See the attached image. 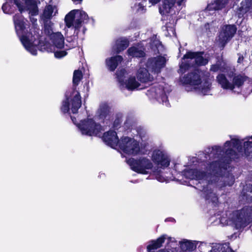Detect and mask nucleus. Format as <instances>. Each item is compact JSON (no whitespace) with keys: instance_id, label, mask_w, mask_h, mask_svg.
Returning <instances> with one entry per match:
<instances>
[{"instance_id":"7ed1b4c3","label":"nucleus","mask_w":252,"mask_h":252,"mask_svg":"<svg viewBox=\"0 0 252 252\" xmlns=\"http://www.w3.org/2000/svg\"><path fill=\"white\" fill-rule=\"evenodd\" d=\"M251 211L249 207H244L232 212L230 219L236 229L244 228L249 224L252 219Z\"/></svg>"},{"instance_id":"1a4fd4ad","label":"nucleus","mask_w":252,"mask_h":252,"mask_svg":"<svg viewBox=\"0 0 252 252\" xmlns=\"http://www.w3.org/2000/svg\"><path fill=\"white\" fill-rule=\"evenodd\" d=\"M161 0H149V2L153 5L158 3ZM184 0H163L161 6L159 7V12L162 15L170 13L171 9L174 6L176 2L178 5L182 4Z\"/></svg>"},{"instance_id":"bb28decb","label":"nucleus","mask_w":252,"mask_h":252,"mask_svg":"<svg viewBox=\"0 0 252 252\" xmlns=\"http://www.w3.org/2000/svg\"><path fill=\"white\" fill-rule=\"evenodd\" d=\"M79 11V10L78 9H74L70 11L65 15L64 18V22L67 28H70L73 26L76 14Z\"/></svg>"},{"instance_id":"412c9836","label":"nucleus","mask_w":252,"mask_h":252,"mask_svg":"<svg viewBox=\"0 0 252 252\" xmlns=\"http://www.w3.org/2000/svg\"><path fill=\"white\" fill-rule=\"evenodd\" d=\"M71 102V110L73 114H77L82 105L81 95H74L73 98H70Z\"/></svg>"},{"instance_id":"7c9ffc66","label":"nucleus","mask_w":252,"mask_h":252,"mask_svg":"<svg viewBox=\"0 0 252 252\" xmlns=\"http://www.w3.org/2000/svg\"><path fill=\"white\" fill-rule=\"evenodd\" d=\"M150 99L152 100L153 102L157 101L159 103L165 104L166 106L170 105L168 95H152V98H150Z\"/></svg>"},{"instance_id":"ddd939ff","label":"nucleus","mask_w":252,"mask_h":252,"mask_svg":"<svg viewBox=\"0 0 252 252\" xmlns=\"http://www.w3.org/2000/svg\"><path fill=\"white\" fill-rule=\"evenodd\" d=\"M123 61L122 56L117 55L116 56L107 58L105 60V64L110 71H114L118 66Z\"/></svg>"},{"instance_id":"052dcab7","label":"nucleus","mask_w":252,"mask_h":252,"mask_svg":"<svg viewBox=\"0 0 252 252\" xmlns=\"http://www.w3.org/2000/svg\"><path fill=\"white\" fill-rule=\"evenodd\" d=\"M84 88L86 87V91L84 93H87L89 91V83H86L84 86Z\"/></svg>"},{"instance_id":"a211bd4d","label":"nucleus","mask_w":252,"mask_h":252,"mask_svg":"<svg viewBox=\"0 0 252 252\" xmlns=\"http://www.w3.org/2000/svg\"><path fill=\"white\" fill-rule=\"evenodd\" d=\"M83 75L81 70L79 69L75 70L73 72L72 79V87L73 91L70 94H80V93L76 91V87L83 79Z\"/></svg>"},{"instance_id":"8fccbe9b","label":"nucleus","mask_w":252,"mask_h":252,"mask_svg":"<svg viewBox=\"0 0 252 252\" xmlns=\"http://www.w3.org/2000/svg\"><path fill=\"white\" fill-rule=\"evenodd\" d=\"M10 7L7 5V2L4 3L1 7L3 12L5 14H11L10 12Z\"/></svg>"},{"instance_id":"c03bdc74","label":"nucleus","mask_w":252,"mask_h":252,"mask_svg":"<svg viewBox=\"0 0 252 252\" xmlns=\"http://www.w3.org/2000/svg\"><path fill=\"white\" fill-rule=\"evenodd\" d=\"M197 54V52H192L191 51H189L187 52L186 54H185L182 58V60H185L186 59H194L195 58V55Z\"/></svg>"},{"instance_id":"ea45409f","label":"nucleus","mask_w":252,"mask_h":252,"mask_svg":"<svg viewBox=\"0 0 252 252\" xmlns=\"http://www.w3.org/2000/svg\"><path fill=\"white\" fill-rule=\"evenodd\" d=\"M10 3H13L18 8L21 14L25 11V5L20 0H9Z\"/></svg>"},{"instance_id":"864d4df0","label":"nucleus","mask_w":252,"mask_h":252,"mask_svg":"<svg viewBox=\"0 0 252 252\" xmlns=\"http://www.w3.org/2000/svg\"><path fill=\"white\" fill-rule=\"evenodd\" d=\"M26 50L30 52L32 55H36L37 54V50L33 45L30 48L26 49Z\"/></svg>"},{"instance_id":"de8ad7c7","label":"nucleus","mask_w":252,"mask_h":252,"mask_svg":"<svg viewBox=\"0 0 252 252\" xmlns=\"http://www.w3.org/2000/svg\"><path fill=\"white\" fill-rule=\"evenodd\" d=\"M217 4L215 2V1H214V2H212L208 4L207 5L206 8L208 11H213V10L216 11V10H217Z\"/></svg>"},{"instance_id":"9b49d317","label":"nucleus","mask_w":252,"mask_h":252,"mask_svg":"<svg viewBox=\"0 0 252 252\" xmlns=\"http://www.w3.org/2000/svg\"><path fill=\"white\" fill-rule=\"evenodd\" d=\"M152 159L153 162L161 167H167L170 164V159L163 151L155 150L153 151Z\"/></svg>"},{"instance_id":"4c0bfd02","label":"nucleus","mask_w":252,"mask_h":252,"mask_svg":"<svg viewBox=\"0 0 252 252\" xmlns=\"http://www.w3.org/2000/svg\"><path fill=\"white\" fill-rule=\"evenodd\" d=\"M123 116L121 114H117L116 115V118L113 124V128L118 130L121 126L122 123Z\"/></svg>"},{"instance_id":"69168bd1","label":"nucleus","mask_w":252,"mask_h":252,"mask_svg":"<svg viewBox=\"0 0 252 252\" xmlns=\"http://www.w3.org/2000/svg\"><path fill=\"white\" fill-rule=\"evenodd\" d=\"M231 73H232V75H233L234 72L233 71H232Z\"/></svg>"},{"instance_id":"a878e982","label":"nucleus","mask_w":252,"mask_h":252,"mask_svg":"<svg viewBox=\"0 0 252 252\" xmlns=\"http://www.w3.org/2000/svg\"><path fill=\"white\" fill-rule=\"evenodd\" d=\"M210 252H235L229 246L228 243L218 244L213 246Z\"/></svg>"},{"instance_id":"13d9d810","label":"nucleus","mask_w":252,"mask_h":252,"mask_svg":"<svg viewBox=\"0 0 252 252\" xmlns=\"http://www.w3.org/2000/svg\"><path fill=\"white\" fill-rule=\"evenodd\" d=\"M232 146V144H231V140L230 141H226L224 144V146L225 147H230Z\"/></svg>"},{"instance_id":"b1692460","label":"nucleus","mask_w":252,"mask_h":252,"mask_svg":"<svg viewBox=\"0 0 252 252\" xmlns=\"http://www.w3.org/2000/svg\"><path fill=\"white\" fill-rule=\"evenodd\" d=\"M217 80L222 88L225 89L233 90V85L229 82L223 74H219L217 76Z\"/></svg>"},{"instance_id":"49530a36","label":"nucleus","mask_w":252,"mask_h":252,"mask_svg":"<svg viewBox=\"0 0 252 252\" xmlns=\"http://www.w3.org/2000/svg\"><path fill=\"white\" fill-rule=\"evenodd\" d=\"M67 54L65 50H60L54 52V56L56 58L61 59L65 57Z\"/></svg>"},{"instance_id":"37998d69","label":"nucleus","mask_w":252,"mask_h":252,"mask_svg":"<svg viewBox=\"0 0 252 252\" xmlns=\"http://www.w3.org/2000/svg\"><path fill=\"white\" fill-rule=\"evenodd\" d=\"M83 21H81V19H77L74 20L73 22V25L72 27L74 28V34H76V35H78L80 29L82 26V24Z\"/></svg>"},{"instance_id":"58836bf2","label":"nucleus","mask_w":252,"mask_h":252,"mask_svg":"<svg viewBox=\"0 0 252 252\" xmlns=\"http://www.w3.org/2000/svg\"><path fill=\"white\" fill-rule=\"evenodd\" d=\"M232 146L233 147L237 149L239 152H243V146L241 141L237 138H232L231 140Z\"/></svg>"},{"instance_id":"473e14b6","label":"nucleus","mask_w":252,"mask_h":252,"mask_svg":"<svg viewBox=\"0 0 252 252\" xmlns=\"http://www.w3.org/2000/svg\"><path fill=\"white\" fill-rule=\"evenodd\" d=\"M243 150H244V154L247 158L252 156V141L247 140L244 142Z\"/></svg>"},{"instance_id":"6e6d98bb","label":"nucleus","mask_w":252,"mask_h":252,"mask_svg":"<svg viewBox=\"0 0 252 252\" xmlns=\"http://www.w3.org/2000/svg\"><path fill=\"white\" fill-rule=\"evenodd\" d=\"M212 150L216 151V152H219L220 149L221 147L219 146L215 145L212 147Z\"/></svg>"},{"instance_id":"cd10ccee","label":"nucleus","mask_w":252,"mask_h":252,"mask_svg":"<svg viewBox=\"0 0 252 252\" xmlns=\"http://www.w3.org/2000/svg\"><path fill=\"white\" fill-rule=\"evenodd\" d=\"M249 79V77L245 75L238 74L234 76L233 78L232 83L231 84L233 85V89L236 86L238 88L243 85L244 82Z\"/></svg>"},{"instance_id":"f8f14e48","label":"nucleus","mask_w":252,"mask_h":252,"mask_svg":"<svg viewBox=\"0 0 252 252\" xmlns=\"http://www.w3.org/2000/svg\"><path fill=\"white\" fill-rule=\"evenodd\" d=\"M102 139L107 145L112 148L119 146L120 142L117 132L112 130L104 132L102 136Z\"/></svg>"},{"instance_id":"680f3d73","label":"nucleus","mask_w":252,"mask_h":252,"mask_svg":"<svg viewBox=\"0 0 252 252\" xmlns=\"http://www.w3.org/2000/svg\"><path fill=\"white\" fill-rule=\"evenodd\" d=\"M175 220L173 218H167L165 219V221H174Z\"/></svg>"},{"instance_id":"5701e85b","label":"nucleus","mask_w":252,"mask_h":252,"mask_svg":"<svg viewBox=\"0 0 252 252\" xmlns=\"http://www.w3.org/2000/svg\"><path fill=\"white\" fill-rule=\"evenodd\" d=\"M129 42L127 39L117 40L116 42L114 50L117 54H119L127 48L129 46Z\"/></svg>"},{"instance_id":"f03ea898","label":"nucleus","mask_w":252,"mask_h":252,"mask_svg":"<svg viewBox=\"0 0 252 252\" xmlns=\"http://www.w3.org/2000/svg\"><path fill=\"white\" fill-rule=\"evenodd\" d=\"M209 72L194 69L185 74L183 77L184 84L194 86L204 94L210 91L212 83L210 78Z\"/></svg>"},{"instance_id":"393cba45","label":"nucleus","mask_w":252,"mask_h":252,"mask_svg":"<svg viewBox=\"0 0 252 252\" xmlns=\"http://www.w3.org/2000/svg\"><path fill=\"white\" fill-rule=\"evenodd\" d=\"M180 247L183 252H192L194 251L196 246L191 241L184 240L183 241H180Z\"/></svg>"},{"instance_id":"2f4dec72","label":"nucleus","mask_w":252,"mask_h":252,"mask_svg":"<svg viewBox=\"0 0 252 252\" xmlns=\"http://www.w3.org/2000/svg\"><path fill=\"white\" fill-rule=\"evenodd\" d=\"M66 99L63 101L62 105L61 107V110L64 114L68 113L70 114V96L72 95H65Z\"/></svg>"},{"instance_id":"79ce46f5","label":"nucleus","mask_w":252,"mask_h":252,"mask_svg":"<svg viewBox=\"0 0 252 252\" xmlns=\"http://www.w3.org/2000/svg\"><path fill=\"white\" fill-rule=\"evenodd\" d=\"M250 191L248 192H244L242 194V196L244 199H245L247 202L248 203H252V185L250 186Z\"/></svg>"},{"instance_id":"bf43d9fd","label":"nucleus","mask_w":252,"mask_h":252,"mask_svg":"<svg viewBox=\"0 0 252 252\" xmlns=\"http://www.w3.org/2000/svg\"><path fill=\"white\" fill-rule=\"evenodd\" d=\"M69 116L70 117V118L72 121V122L75 124L77 122V120H76V118L75 117H73V116H72L70 114H69Z\"/></svg>"},{"instance_id":"72a5a7b5","label":"nucleus","mask_w":252,"mask_h":252,"mask_svg":"<svg viewBox=\"0 0 252 252\" xmlns=\"http://www.w3.org/2000/svg\"><path fill=\"white\" fill-rule=\"evenodd\" d=\"M140 86V84L136 81L134 77L129 78L126 84V87L129 90H133L138 89Z\"/></svg>"},{"instance_id":"4468645a","label":"nucleus","mask_w":252,"mask_h":252,"mask_svg":"<svg viewBox=\"0 0 252 252\" xmlns=\"http://www.w3.org/2000/svg\"><path fill=\"white\" fill-rule=\"evenodd\" d=\"M137 79L141 83H147L154 80V77L149 72L147 68L140 67L136 74Z\"/></svg>"},{"instance_id":"4d7b16f0","label":"nucleus","mask_w":252,"mask_h":252,"mask_svg":"<svg viewBox=\"0 0 252 252\" xmlns=\"http://www.w3.org/2000/svg\"><path fill=\"white\" fill-rule=\"evenodd\" d=\"M217 59H218V60H217L216 63L215 64H218L219 66V67L221 68L222 60V59H220L219 57L217 58Z\"/></svg>"},{"instance_id":"4be33fe9","label":"nucleus","mask_w":252,"mask_h":252,"mask_svg":"<svg viewBox=\"0 0 252 252\" xmlns=\"http://www.w3.org/2000/svg\"><path fill=\"white\" fill-rule=\"evenodd\" d=\"M127 53L128 56L133 58H141L146 56L144 50L139 49L138 47L133 46L127 49Z\"/></svg>"},{"instance_id":"e2e57ef3","label":"nucleus","mask_w":252,"mask_h":252,"mask_svg":"<svg viewBox=\"0 0 252 252\" xmlns=\"http://www.w3.org/2000/svg\"><path fill=\"white\" fill-rule=\"evenodd\" d=\"M159 252H170L169 251L166 250V249H161L160 250Z\"/></svg>"},{"instance_id":"a18cd8bd","label":"nucleus","mask_w":252,"mask_h":252,"mask_svg":"<svg viewBox=\"0 0 252 252\" xmlns=\"http://www.w3.org/2000/svg\"><path fill=\"white\" fill-rule=\"evenodd\" d=\"M217 4V10H220L223 8L228 2V0H215Z\"/></svg>"},{"instance_id":"f3484780","label":"nucleus","mask_w":252,"mask_h":252,"mask_svg":"<svg viewBox=\"0 0 252 252\" xmlns=\"http://www.w3.org/2000/svg\"><path fill=\"white\" fill-rule=\"evenodd\" d=\"M50 38L53 45L57 48L59 49L63 48L64 46V38L61 32H55Z\"/></svg>"},{"instance_id":"6ab92c4d","label":"nucleus","mask_w":252,"mask_h":252,"mask_svg":"<svg viewBox=\"0 0 252 252\" xmlns=\"http://www.w3.org/2000/svg\"><path fill=\"white\" fill-rule=\"evenodd\" d=\"M223 30L222 37L224 40H227L231 38L236 33L237 28L235 25H227L225 26Z\"/></svg>"},{"instance_id":"aec40b11","label":"nucleus","mask_w":252,"mask_h":252,"mask_svg":"<svg viewBox=\"0 0 252 252\" xmlns=\"http://www.w3.org/2000/svg\"><path fill=\"white\" fill-rule=\"evenodd\" d=\"M110 109L109 106L106 103L101 104L97 112L99 119L102 120L104 122V120L109 115Z\"/></svg>"},{"instance_id":"9d476101","label":"nucleus","mask_w":252,"mask_h":252,"mask_svg":"<svg viewBox=\"0 0 252 252\" xmlns=\"http://www.w3.org/2000/svg\"><path fill=\"white\" fill-rule=\"evenodd\" d=\"M18 36L22 45L26 49L30 48L34 42H36L37 45L41 44V36L38 32L34 33V35H32V33H29V36L23 33Z\"/></svg>"},{"instance_id":"dca6fc26","label":"nucleus","mask_w":252,"mask_h":252,"mask_svg":"<svg viewBox=\"0 0 252 252\" xmlns=\"http://www.w3.org/2000/svg\"><path fill=\"white\" fill-rule=\"evenodd\" d=\"M166 238V235L163 234L156 240H152L149 242V244L147 246L148 252H155L153 250H157L162 247Z\"/></svg>"},{"instance_id":"0eeeda50","label":"nucleus","mask_w":252,"mask_h":252,"mask_svg":"<svg viewBox=\"0 0 252 252\" xmlns=\"http://www.w3.org/2000/svg\"><path fill=\"white\" fill-rule=\"evenodd\" d=\"M165 58L158 56L157 57L149 58L146 65L152 72L158 74L160 72L161 69L165 66Z\"/></svg>"},{"instance_id":"c85d7f7f","label":"nucleus","mask_w":252,"mask_h":252,"mask_svg":"<svg viewBox=\"0 0 252 252\" xmlns=\"http://www.w3.org/2000/svg\"><path fill=\"white\" fill-rule=\"evenodd\" d=\"M197 53L194 59L195 64L198 66L206 65L208 63L209 60L203 57L204 52L197 51Z\"/></svg>"},{"instance_id":"6e6552de","label":"nucleus","mask_w":252,"mask_h":252,"mask_svg":"<svg viewBox=\"0 0 252 252\" xmlns=\"http://www.w3.org/2000/svg\"><path fill=\"white\" fill-rule=\"evenodd\" d=\"M13 21L15 30L18 36L24 33L27 27H29V22L21 13L15 14L13 16Z\"/></svg>"},{"instance_id":"39448f33","label":"nucleus","mask_w":252,"mask_h":252,"mask_svg":"<svg viewBox=\"0 0 252 252\" xmlns=\"http://www.w3.org/2000/svg\"><path fill=\"white\" fill-rule=\"evenodd\" d=\"M78 127L83 134L90 136H99L102 130L101 125L96 123L91 118H87L82 121Z\"/></svg>"},{"instance_id":"f257e3e1","label":"nucleus","mask_w":252,"mask_h":252,"mask_svg":"<svg viewBox=\"0 0 252 252\" xmlns=\"http://www.w3.org/2000/svg\"><path fill=\"white\" fill-rule=\"evenodd\" d=\"M224 156L217 160L212 161L210 164V169L212 173L216 177L224 178L223 186H231L234 183V178L231 176L230 182H227L224 177V173L229 167V165L233 160L238 158L237 153L232 148L227 149L224 152Z\"/></svg>"},{"instance_id":"423d86ee","label":"nucleus","mask_w":252,"mask_h":252,"mask_svg":"<svg viewBox=\"0 0 252 252\" xmlns=\"http://www.w3.org/2000/svg\"><path fill=\"white\" fill-rule=\"evenodd\" d=\"M119 147L124 153L129 155H136L140 152L138 142L134 138L129 137L122 138L119 142Z\"/></svg>"},{"instance_id":"e433bc0d","label":"nucleus","mask_w":252,"mask_h":252,"mask_svg":"<svg viewBox=\"0 0 252 252\" xmlns=\"http://www.w3.org/2000/svg\"><path fill=\"white\" fill-rule=\"evenodd\" d=\"M192 67V65L189 62L182 61L179 64V72L184 74Z\"/></svg>"},{"instance_id":"2eb2a0df","label":"nucleus","mask_w":252,"mask_h":252,"mask_svg":"<svg viewBox=\"0 0 252 252\" xmlns=\"http://www.w3.org/2000/svg\"><path fill=\"white\" fill-rule=\"evenodd\" d=\"M25 10L29 12L30 16H34L38 15L39 9L37 0H25Z\"/></svg>"},{"instance_id":"5fc2aeb1","label":"nucleus","mask_w":252,"mask_h":252,"mask_svg":"<svg viewBox=\"0 0 252 252\" xmlns=\"http://www.w3.org/2000/svg\"><path fill=\"white\" fill-rule=\"evenodd\" d=\"M238 56H239V57L237 60V63H242L244 61V57L243 55L240 53H238Z\"/></svg>"},{"instance_id":"0e129e2a","label":"nucleus","mask_w":252,"mask_h":252,"mask_svg":"<svg viewBox=\"0 0 252 252\" xmlns=\"http://www.w3.org/2000/svg\"><path fill=\"white\" fill-rule=\"evenodd\" d=\"M74 2H77L79 3H80L83 0H72Z\"/></svg>"},{"instance_id":"09e8293b","label":"nucleus","mask_w":252,"mask_h":252,"mask_svg":"<svg viewBox=\"0 0 252 252\" xmlns=\"http://www.w3.org/2000/svg\"><path fill=\"white\" fill-rule=\"evenodd\" d=\"M79 19H81V21H83L85 20H88L89 17L88 14L84 11H80Z\"/></svg>"},{"instance_id":"c9c22d12","label":"nucleus","mask_w":252,"mask_h":252,"mask_svg":"<svg viewBox=\"0 0 252 252\" xmlns=\"http://www.w3.org/2000/svg\"><path fill=\"white\" fill-rule=\"evenodd\" d=\"M52 23L51 21H49V22H45L44 24V33L50 37L53 33L55 32H53V29H52Z\"/></svg>"},{"instance_id":"c756f323","label":"nucleus","mask_w":252,"mask_h":252,"mask_svg":"<svg viewBox=\"0 0 252 252\" xmlns=\"http://www.w3.org/2000/svg\"><path fill=\"white\" fill-rule=\"evenodd\" d=\"M203 189L206 200H210L212 203H216L218 201V197L216 194L214 193L211 189L204 188Z\"/></svg>"},{"instance_id":"3c124183","label":"nucleus","mask_w":252,"mask_h":252,"mask_svg":"<svg viewBox=\"0 0 252 252\" xmlns=\"http://www.w3.org/2000/svg\"><path fill=\"white\" fill-rule=\"evenodd\" d=\"M220 70H221V68L219 67V66L218 64H215L211 65L210 69V71L213 72H216Z\"/></svg>"},{"instance_id":"603ef678","label":"nucleus","mask_w":252,"mask_h":252,"mask_svg":"<svg viewBox=\"0 0 252 252\" xmlns=\"http://www.w3.org/2000/svg\"><path fill=\"white\" fill-rule=\"evenodd\" d=\"M125 71H126L125 69H121L119 72H117V77H118V79H119L120 81L121 78L124 77V76L125 75Z\"/></svg>"},{"instance_id":"20e7f679","label":"nucleus","mask_w":252,"mask_h":252,"mask_svg":"<svg viewBox=\"0 0 252 252\" xmlns=\"http://www.w3.org/2000/svg\"><path fill=\"white\" fill-rule=\"evenodd\" d=\"M127 163L132 171L144 175L148 173L147 170L151 169L153 167L151 161L145 157H140L138 159L131 158L127 160Z\"/></svg>"},{"instance_id":"f704fd0d","label":"nucleus","mask_w":252,"mask_h":252,"mask_svg":"<svg viewBox=\"0 0 252 252\" xmlns=\"http://www.w3.org/2000/svg\"><path fill=\"white\" fill-rule=\"evenodd\" d=\"M53 11L54 8L52 5H47L43 11V16L44 18L48 20L52 18Z\"/></svg>"},{"instance_id":"a19ab883","label":"nucleus","mask_w":252,"mask_h":252,"mask_svg":"<svg viewBox=\"0 0 252 252\" xmlns=\"http://www.w3.org/2000/svg\"><path fill=\"white\" fill-rule=\"evenodd\" d=\"M193 175L197 180H200L205 179L207 177V173L204 171L195 170L193 171Z\"/></svg>"}]
</instances>
